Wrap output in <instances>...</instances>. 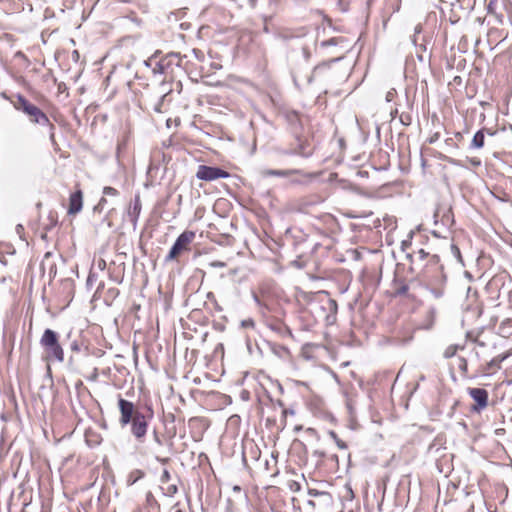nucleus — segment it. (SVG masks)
<instances>
[{"label": "nucleus", "instance_id": "obj_1", "mask_svg": "<svg viewBox=\"0 0 512 512\" xmlns=\"http://www.w3.org/2000/svg\"><path fill=\"white\" fill-rule=\"evenodd\" d=\"M118 409L120 412L119 424L121 427L130 425V432L135 439L142 443L146 437L150 420L154 416L151 406H146V411L141 412L133 402L118 395Z\"/></svg>", "mask_w": 512, "mask_h": 512}, {"label": "nucleus", "instance_id": "obj_2", "mask_svg": "<svg viewBox=\"0 0 512 512\" xmlns=\"http://www.w3.org/2000/svg\"><path fill=\"white\" fill-rule=\"evenodd\" d=\"M406 258L409 260V271L424 283L433 279L443 281L444 269L440 263V258L436 254H430L424 249L413 252H407Z\"/></svg>", "mask_w": 512, "mask_h": 512}, {"label": "nucleus", "instance_id": "obj_3", "mask_svg": "<svg viewBox=\"0 0 512 512\" xmlns=\"http://www.w3.org/2000/svg\"><path fill=\"white\" fill-rule=\"evenodd\" d=\"M12 104L16 110L23 112L29 118L31 123L49 126L50 139L52 142L55 141V126L51 123L48 116L40 108L32 104L21 94L16 95L15 99L12 101Z\"/></svg>", "mask_w": 512, "mask_h": 512}, {"label": "nucleus", "instance_id": "obj_4", "mask_svg": "<svg viewBox=\"0 0 512 512\" xmlns=\"http://www.w3.org/2000/svg\"><path fill=\"white\" fill-rule=\"evenodd\" d=\"M39 343L48 361L60 363L64 361V350L59 340V334L56 331L49 328L45 329Z\"/></svg>", "mask_w": 512, "mask_h": 512}, {"label": "nucleus", "instance_id": "obj_5", "mask_svg": "<svg viewBox=\"0 0 512 512\" xmlns=\"http://www.w3.org/2000/svg\"><path fill=\"white\" fill-rule=\"evenodd\" d=\"M195 239V232L186 230L183 233H181L176 241L174 242L173 246L171 247L169 253L165 257V262H171L178 258L181 253L185 251L190 250V245Z\"/></svg>", "mask_w": 512, "mask_h": 512}, {"label": "nucleus", "instance_id": "obj_6", "mask_svg": "<svg viewBox=\"0 0 512 512\" xmlns=\"http://www.w3.org/2000/svg\"><path fill=\"white\" fill-rule=\"evenodd\" d=\"M230 177V173L219 168L207 165H199L196 178L199 180L211 182L220 178H228Z\"/></svg>", "mask_w": 512, "mask_h": 512}, {"label": "nucleus", "instance_id": "obj_7", "mask_svg": "<svg viewBox=\"0 0 512 512\" xmlns=\"http://www.w3.org/2000/svg\"><path fill=\"white\" fill-rule=\"evenodd\" d=\"M468 394L475 401V405L472 406V411L480 412L485 409L488 405V392L483 388H468Z\"/></svg>", "mask_w": 512, "mask_h": 512}, {"label": "nucleus", "instance_id": "obj_8", "mask_svg": "<svg viewBox=\"0 0 512 512\" xmlns=\"http://www.w3.org/2000/svg\"><path fill=\"white\" fill-rule=\"evenodd\" d=\"M435 224L441 223L445 227H451L454 223L452 209L450 207H437L434 212Z\"/></svg>", "mask_w": 512, "mask_h": 512}, {"label": "nucleus", "instance_id": "obj_9", "mask_svg": "<svg viewBox=\"0 0 512 512\" xmlns=\"http://www.w3.org/2000/svg\"><path fill=\"white\" fill-rule=\"evenodd\" d=\"M510 356V353H504L497 355L493 359H491L489 362H487L484 366L479 368L477 370L480 374H490L493 373L501 368V362H503L505 359H507Z\"/></svg>", "mask_w": 512, "mask_h": 512}, {"label": "nucleus", "instance_id": "obj_10", "mask_svg": "<svg viewBox=\"0 0 512 512\" xmlns=\"http://www.w3.org/2000/svg\"><path fill=\"white\" fill-rule=\"evenodd\" d=\"M423 284L426 286V288L429 290V292L432 294L434 298L439 299L444 295L445 292L446 275H444L443 281H440L436 278L424 282Z\"/></svg>", "mask_w": 512, "mask_h": 512}, {"label": "nucleus", "instance_id": "obj_11", "mask_svg": "<svg viewBox=\"0 0 512 512\" xmlns=\"http://www.w3.org/2000/svg\"><path fill=\"white\" fill-rule=\"evenodd\" d=\"M83 194L81 190H77L70 195L68 214L75 215L82 210Z\"/></svg>", "mask_w": 512, "mask_h": 512}, {"label": "nucleus", "instance_id": "obj_12", "mask_svg": "<svg viewBox=\"0 0 512 512\" xmlns=\"http://www.w3.org/2000/svg\"><path fill=\"white\" fill-rule=\"evenodd\" d=\"M297 141H298L297 147L294 149L287 150L285 152L286 154L299 155V156H302L305 158H307L313 154L314 149L310 145V143H308V141L302 140L300 138H297Z\"/></svg>", "mask_w": 512, "mask_h": 512}, {"label": "nucleus", "instance_id": "obj_13", "mask_svg": "<svg viewBox=\"0 0 512 512\" xmlns=\"http://www.w3.org/2000/svg\"><path fill=\"white\" fill-rule=\"evenodd\" d=\"M141 209H142V205H141L140 196L136 195L134 198V201L131 204V206L128 210V213H127L128 218L134 227H136V225H137L138 218L141 213Z\"/></svg>", "mask_w": 512, "mask_h": 512}, {"label": "nucleus", "instance_id": "obj_14", "mask_svg": "<svg viewBox=\"0 0 512 512\" xmlns=\"http://www.w3.org/2000/svg\"><path fill=\"white\" fill-rule=\"evenodd\" d=\"M162 60L168 73H172L174 66L179 67L181 65L182 57L180 56L179 53H169L166 56L162 57Z\"/></svg>", "mask_w": 512, "mask_h": 512}, {"label": "nucleus", "instance_id": "obj_15", "mask_svg": "<svg viewBox=\"0 0 512 512\" xmlns=\"http://www.w3.org/2000/svg\"><path fill=\"white\" fill-rule=\"evenodd\" d=\"M300 173V170L298 169H289V170H274V169H267L263 171L264 176H279V177H287L292 174H298Z\"/></svg>", "mask_w": 512, "mask_h": 512}, {"label": "nucleus", "instance_id": "obj_16", "mask_svg": "<svg viewBox=\"0 0 512 512\" xmlns=\"http://www.w3.org/2000/svg\"><path fill=\"white\" fill-rule=\"evenodd\" d=\"M322 308L324 310H327L330 313V315H328L326 318L327 321L330 320L331 316L335 319V316H336L337 310H338V305H337L336 300H334L332 298H327L325 300V302L323 303Z\"/></svg>", "mask_w": 512, "mask_h": 512}, {"label": "nucleus", "instance_id": "obj_17", "mask_svg": "<svg viewBox=\"0 0 512 512\" xmlns=\"http://www.w3.org/2000/svg\"><path fill=\"white\" fill-rule=\"evenodd\" d=\"M153 62H154V66L152 67V72L154 74H166L168 73L167 69L165 68L164 66V63H163V60L162 58L158 61H156V59L154 57H151L148 61H147V65L148 66H152L153 65Z\"/></svg>", "mask_w": 512, "mask_h": 512}, {"label": "nucleus", "instance_id": "obj_18", "mask_svg": "<svg viewBox=\"0 0 512 512\" xmlns=\"http://www.w3.org/2000/svg\"><path fill=\"white\" fill-rule=\"evenodd\" d=\"M484 142H485V134H484L483 130H479L474 134L473 139L470 144V148L471 149H480L484 146Z\"/></svg>", "mask_w": 512, "mask_h": 512}, {"label": "nucleus", "instance_id": "obj_19", "mask_svg": "<svg viewBox=\"0 0 512 512\" xmlns=\"http://www.w3.org/2000/svg\"><path fill=\"white\" fill-rule=\"evenodd\" d=\"M408 292H409V286L405 282H403V281L395 282L394 293L396 296L410 297Z\"/></svg>", "mask_w": 512, "mask_h": 512}, {"label": "nucleus", "instance_id": "obj_20", "mask_svg": "<svg viewBox=\"0 0 512 512\" xmlns=\"http://www.w3.org/2000/svg\"><path fill=\"white\" fill-rule=\"evenodd\" d=\"M144 475V471L140 469H134L128 474L126 482L129 486H131L135 484L138 480L142 479Z\"/></svg>", "mask_w": 512, "mask_h": 512}, {"label": "nucleus", "instance_id": "obj_21", "mask_svg": "<svg viewBox=\"0 0 512 512\" xmlns=\"http://www.w3.org/2000/svg\"><path fill=\"white\" fill-rule=\"evenodd\" d=\"M286 120L291 124L292 126L299 125L301 126V119L300 115L296 111H290L286 113Z\"/></svg>", "mask_w": 512, "mask_h": 512}, {"label": "nucleus", "instance_id": "obj_22", "mask_svg": "<svg viewBox=\"0 0 512 512\" xmlns=\"http://www.w3.org/2000/svg\"><path fill=\"white\" fill-rule=\"evenodd\" d=\"M512 320L511 319H507L505 321H503L499 327V330L502 334H511L512 331Z\"/></svg>", "mask_w": 512, "mask_h": 512}, {"label": "nucleus", "instance_id": "obj_23", "mask_svg": "<svg viewBox=\"0 0 512 512\" xmlns=\"http://www.w3.org/2000/svg\"><path fill=\"white\" fill-rule=\"evenodd\" d=\"M167 95H168V93L163 94V95L159 98L158 102L155 104V106H154V110H155L156 112H158V113H162V112H164V103H165V100H166Z\"/></svg>", "mask_w": 512, "mask_h": 512}, {"label": "nucleus", "instance_id": "obj_24", "mask_svg": "<svg viewBox=\"0 0 512 512\" xmlns=\"http://www.w3.org/2000/svg\"><path fill=\"white\" fill-rule=\"evenodd\" d=\"M457 350H458V346H457V345H450V346H448V347L445 349V351H444V353H443V356H444L445 358H451V357H453V356H455V355H456Z\"/></svg>", "mask_w": 512, "mask_h": 512}, {"label": "nucleus", "instance_id": "obj_25", "mask_svg": "<svg viewBox=\"0 0 512 512\" xmlns=\"http://www.w3.org/2000/svg\"><path fill=\"white\" fill-rule=\"evenodd\" d=\"M243 329H255V321L252 318L244 319L240 322Z\"/></svg>", "mask_w": 512, "mask_h": 512}, {"label": "nucleus", "instance_id": "obj_26", "mask_svg": "<svg viewBox=\"0 0 512 512\" xmlns=\"http://www.w3.org/2000/svg\"><path fill=\"white\" fill-rule=\"evenodd\" d=\"M458 367H459L460 371L462 372V374L464 376H466L467 372H468V363L464 357L459 358Z\"/></svg>", "mask_w": 512, "mask_h": 512}, {"label": "nucleus", "instance_id": "obj_27", "mask_svg": "<svg viewBox=\"0 0 512 512\" xmlns=\"http://www.w3.org/2000/svg\"><path fill=\"white\" fill-rule=\"evenodd\" d=\"M329 434H330V436L335 440V442H336L337 446H338L340 449H346V448H347L346 443H345L343 440L339 439V438H338V436H337V434H336L334 431H330V433H329Z\"/></svg>", "mask_w": 512, "mask_h": 512}, {"label": "nucleus", "instance_id": "obj_28", "mask_svg": "<svg viewBox=\"0 0 512 512\" xmlns=\"http://www.w3.org/2000/svg\"><path fill=\"white\" fill-rule=\"evenodd\" d=\"M103 194L107 195V196H117L119 194V192L117 189H115L113 187L106 186L103 189Z\"/></svg>", "mask_w": 512, "mask_h": 512}, {"label": "nucleus", "instance_id": "obj_29", "mask_svg": "<svg viewBox=\"0 0 512 512\" xmlns=\"http://www.w3.org/2000/svg\"><path fill=\"white\" fill-rule=\"evenodd\" d=\"M280 0H268L269 7L273 13L276 12Z\"/></svg>", "mask_w": 512, "mask_h": 512}, {"label": "nucleus", "instance_id": "obj_30", "mask_svg": "<svg viewBox=\"0 0 512 512\" xmlns=\"http://www.w3.org/2000/svg\"><path fill=\"white\" fill-rule=\"evenodd\" d=\"M496 0H490L488 5H487V10H488V13L489 14H494V9H495V6H496Z\"/></svg>", "mask_w": 512, "mask_h": 512}, {"label": "nucleus", "instance_id": "obj_31", "mask_svg": "<svg viewBox=\"0 0 512 512\" xmlns=\"http://www.w3.org/2000/svg\"><path fill=\"white\" fill-rule=\"evenodd\" d=\"M107 203V200L105 197H102L98 204L95 206L94 210H99L101 211L103 208H104V205Z\"/></svg>", "mask_w": 512, "mask_h": 512}, {"label": "nucleus", "instance_id": "obj_32", "mask_svg": "<svg viewBox=\"0 0 512 512\" xmlns=\"http://www.w3.org/2000/svg\"><path fill=\"white\" fill-rule=\"evenodd\" d=\"M97 280V276L94 273H89L87 278V286H92V284Z\"/></svg>", "mask_w": 512, "mask_h": 512}, {"label": "nucleus", "instance_id": "obj_33", "mask_svg": "<svg viewBox=\"0 0 512 512\" xmlns=\"http://www.w3.org/2000/svg\"><path fill=\"white\" fill-rule=\"evenodd\" d=\"M170 477H171V476H170L169 471L165 469V470L163 471L162 475H161V482H162V483H166V482H168V481L170 480Z\"/></svg>", "mask_w": 512, "mask_h": 512}, {"label": "nucleus", "instance_id": "obj_34", "mask_svg": "<svg viewBox=\"0 0 512 512\" xmlns=\"http://www.w3.org/2000/svg\"><path fill=\"white\" fill-rule=\"evenodd\" d=\"M177 491H178V488H177V486H176V485H174V484L169 485V486L167 487V494H168V495H170V496H172V495L176 494V493H177Z\"/></svg>", "mask_w": 512, "mask_h": 512}, {"label": "nucleus", "instance_id": "obj_35", "mask_svg": "<svg viewBox=\"0 0 512 512\" xmlns=\"http://www.w3.org/2000/svg\"><path fill=\"white\" fill-rule=\"evenodd\" d=\"M395 94H396L395 89L389 90L386 94V101H388V102L392 101L394 99Z\"/></svg>", "mask_w": 512, "mask_h": 512}, {"label": "nucleus", "instance_id": "obj_36", "mask_svg": "<svg viewBox=\"0 0 512 512\" xmlns=\"http://www.w3.org/2000/svg\"><path fill=\"white\" fill-rule=\"evenodd\" d=\"M439 137H440V134H439L438 132H436V133H434L433 135H431V136L428 138V142H429L430 144H433V143H435L436 141H438Z\"/></svg>", "mask_w": 512, "mask_h": 512}, {"label": "nucleus", "instance_id": "obj_37", "mask_svg": "<svg viewBox=\"0 0 512 512\" xmlns=\"http://www.w3.org/2000/svg\"><path fill=\"white\" fill-rule=\"evenodd\" d=\"M451 250H452L453 254H454L457 258H459V259L461 258L460 250H459V248H458L456 245L451 244Z\"/></svg>", "mask_w": 512, "mask_h": 512}, {"label": "nucleus", "instance_id": "obj_38", "mask_svg": "<svg viewBox=\"0 0 512 512\" xmlns=\"http://www.w3.org/2000/svg\"><path fill=\"white\" fill-rule=\"evenodd\" d=\"M411 246V240H404L401 243V248L403 251H407Z\"/></svg>", "mask_w": 512, "mask_h": 512}, {"label": "nucleus", "instance_id": "obj_39", "mask_svg": "<svg viewBox=\"0 0 512 512\" xmlns=\"http://www.w3.org/2000/svg\"><path fill=\"white\" fill-rule=\"evenodd\" d=\"M212 267H215V268H223L226 266V264L224 262H221V261H214L210 264Z\"/></svg>", "mask_w": 512, "mask_h": 512}, {"label": "nucleus", "instance_id": "obj_40", "mask_svg": "<svg viewBox=\"0 0 512 512\" xmlns=\"http://www.w3.org/2000/svg\"><path fill=\"white\" fill-rule=\"evenodd\" d=\"M153 436H154V441L158 445H162L163 444L162 439L160 438V436H159V434H158V432L156 430H154Z\"/></svg>", "mask_w": 512, "mask_h": 512}, {"label": "nucleus", "instance_id": "obj_41", "mask_svg": "<svg viewBox=\"0 0 512 512\" xmlns=\"http://www.w3.org/2000/svg\"><path fill=\"white\" fill-rule=\"evenodd\" d=\"M445 143L446 145L450 146V147H454V148H457L458 146L455 144V142L453 141L452 138H447L445 140Z\"/></svg>", "mask_w": 512, "mask_h": 512}, {"label": "nucleus", "instance_id": "obj_42", "mask_svg": "<svg viewBox=\"0 0 512 512\" xmlns=\"http://www.w3.org/2000/svg\"><path fill=\"white\" fill-rule=\"evenodd\" d=\"M504 433H505V429H503V428H498L495 430L496 435H503Z\"/></svg>", "mask_w": 512, "mask_h": 512}, {"label": "nucleus", "instance_id": "obj_43", "mask_svg": "<svg viewBox=\"0 0 512 512\" xmlns=\"http://www.w3.org/2000/svg\"><path fill=\"white\" fill-rule=\"evenodd\" d=\"M98 266L100 269H104L105 266H106V263L103 259H101L99 262H98Z\"/></svg>", "mask_w": 512, "mask_h": 512}, {"label": "nucleus", "instance_id": "obj_44", "mask_svg": "<svg viewBox=\"0 0 512 512\" xmlns=\"http://www.w3.org/2000/svg\"><path fill=\"white\" fill-rule=\"evenodd\" d=\"M253 299H254V301H255L258 305H260V304H261L260 299H259V297H258V295H257V294H255V293L253 294Z\"/></svg>", "mask_w": 512, "mask_h": 512}, {"label": "nucleus", "instance_id": "obj_45", "mask_svg": "<svg viewBox=\"0 0 512 512\" xmlns=\"http://www.w3.org/2000/svg\"><path fill=\"white\" fill-rule=\"evenodd\" d=\"M256 3H257V0H249V5L251 7H255L256 6Z\"/></svg>", "mask_w": 512, "mask_h": 512}, {"label": "nucleus", "instance_id": "obj_46", "mask_svg": "<svg viewBox=\"0 0 512 512\" xmlns=\"http://www.w3.org/2000/svg\"><path fill=\"white\" fill-rule=\"evenodd\" d=\"M72 349L73 350H78V344L77 343H73L72 344Z\"/></svg>", "mask_w": 512, "mask_h": 512}, {"label": "nucleus", "instance_id": "obj_47", "mask_svg": "<svg viewBox=\"0 0 512 512\" xmlns=\"http://www.w3.org/2000/svg\"><path fill=\"white\" fill-rule=\"evenodd\" d=\"M310 495H317V492H313L312 490L309 491Z\"/></svg>", "mask_w": 512, "mask_h": 512}, {"label": "nucleus", "instance_id": "obj_48", "mask_svg": "<svg viewBox=\"0 0 512 512\" xmlns=\"http://www.w3.org/2000/svg\"><path fill=\"white\" fill-rule=\"evenodd\" d=\"M329 43L336 44L335 39H331Z\"/></svg>", "mask_w": 512, "mask_h": 512}, {"label": "nucleus", "instance_id": "obj_49", "mask_svg": "<svg viewBox=\"0 0 512 512\" xmlns=\"http://www.w3.org/2000/svg\"><path fill=\"white\" fill-rule=\"evenodd\" d=\"M286 413H287L286 409H284V408H283V410H282V414H283V415H286Z\"/></svg>", "mask_w": 512, "mask_h": 512}, {"label": "nucleus", "instance_id": "obj_50", "mask_svg": "<svg viewBox=\"0 0 512 512\" xmlns=\"http://www.w3.org/2000/svg\"><path fill=\"white\" fill-rule=\"evenodd\" d=\"M456 137L462 138V135L460 133H456Z\"/></svg>", "mask_w": 512, "mask_h": 512}, {"label": "nucleus", "instance_id": "obj_51", "mask_svg": "<svg viewBox=\"0 0 512 512\" xmlns=\"http://www.w3.org/2000/svg\"><path fill=\"white\" fill-rule=\"evenodd\" d=\"M478 345H480V346H482V347H483V346H484V343H483V342H478Z\"/></svg>", "mask_w": 512, "mask_h": 512}, {"label": "nucleus", "instance_id": "obj_52", "mask_svg": "<svg viewBox=\"0 0 512 512\" xmlns=\"http://www.w3.org/2000/svg\"><path fill=\"white\" fill-rule=\"evenodd\" d=\"M157 461H162V462H166L167 460H160V458H157Z\"/></svg>", "mask_w": 512, "mask_h": 512}, {"label": "nucleus", "instance_id": "obj_53", "mask_svg": "<svg viewBox=\"0 0 512 512\" xmlns=\"http://www.w3.org/2000/svg\"><path fill=\"white\" fill-rule=\"evenodd\" d=\"M175 512H182L180 509H177Z\"/></svg>", "mask_w": 512, "mask_h": 512}, {"label": "nucleus", "instance_id": "obj_54", "mask_svg": "<svg viewBox=\"0 0 512 512\" xmlns=\"http://www.w3.org/2000/svg\"><path fill=\"white\" fill-rule=\"evenodd\" d=\"M122 2H128V0H121Z\"/></svg>", "mask_w": 512, "mask_h": 512}]
</instances>
